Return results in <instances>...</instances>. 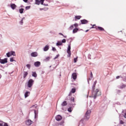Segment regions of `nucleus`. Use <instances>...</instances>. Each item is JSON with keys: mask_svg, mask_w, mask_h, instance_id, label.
<instances>
[{"mask_svg": "<svg viewBox=\"0 0 126 126\" xmlns=\"http://www.w3.org/2000/svg\"><path fill=\"white\" fill-rule=\"evenodd\" d=\"M0 126H3L2 124H0Z\"/></svg>", "mask_w": 126, "mask_h": 126, "instance_id": "50", "label": "nucleus"}, {"mask_svg": "<svg viewBox=\"0 0 126 126\" xmlns=\"http://www.w3.org/2000/svg\"><path fill=\"white\" fill-rule=\"evenodd\" d=\"M32 76L33 77H37V73H36V72H32Z\"/></svg>", "mask_w": 126, "mask_h": 126, "instance_id": "19", "label": "nucleus"}, {"mask_svg": "<svg viewBox=\"0 0 126 126\" xmlns=\"http://www.w3.org/2000/svg\"><path fill=\"white\" fill-rule=\"evenodd\" d=\"M27 67H28V68L30 69V67H31V65L28 64H27Z\"/></svg>", "mask_w": 126, "mask_h": 126, "instance_id": "30", "label": "nucleus"}, {"mask_svg": "<svg viewBox=\"0 0 126 126\" xmlns=\"http://www.w3.org/2000/svg\"><path fill=\"white\" fill-rule=\"evenodd\" d=\"M59 57H60V55L59 54L56 55V56L54 58V60H56V59H58V58H59Z\"/></svg>", "mask_w": 126, "mask_h": 126, "instance_id": "34", "label": "nucleus"}, {"mask_svg": "<svg viewBox=\"0 0 126 126\" xmlns=\"http://www.w3.org/2000/svg\"><path fill=\"white\" fill-rule=\"evenodd\" d=\"M10 6L12 9H13V10L15 9V8H16L17 7L16 5H15V4L14 3L11 4Z\"/></svg>", "mask_w": 126, "mask_h": 126, "instance_id": "13", "label": "nucleus"}, {"mask_svg": "<svg viewBox=\"0 0 126 126\" xmlns=\"http://www.w3.org/2000/svg\"><path fill=\"white\" fill-rule=\"evenodd\" d=\"M73 26H74L75 27H78V24L76 23V24L73 25Z\"/></svg>", "mask_w": 126, "mask_h": 126, "instance_id": "37", "label": "nucleus"}, {"mask_svg": "<svg viewBox=\"0 0 126 126\" xmlns=\"http://www.w3.org/2000/svg\"><path fill=\"white\" fill-rule=\"evenodd\" d=\"M75 21H76V19L79 20L81 18V16H75Z\"/></svg>", "mask_w": 126, "mask_h": 126, "instance_id": "20", "label": "nucleus"}, {"mask_svg": "<svg viewBox=\"0 0 126 126\" xmlns=\"http://www.w3.org/2000/svg\"><path fill=\"white\" fill-rule=\"evenodd\" d=\"M28 75V72H24V78H26V76Z\"/></svg>", "mask_w": 126, "mask_h": 126, "instance_id": "22", "label": "nucleus"}, {"mask_svg": "<svg viewBox=\"0 0 126 126\" xmlns=\"http://www.w3.org/2000/svg\"><path fill=\"white\" fill-rule=\"evenodd\" d=\"M44 1H45V0H35V4H37V5H39L40 3L41 4H42V5L48 6V4H44Z\"/></svg>", "mask_w": 126, "mask_h": 126, "instance_id": "3", "label": "nucleus"}, {"mask_svg": "<svg viewBox=\"0 0 126 126\" xmlns=\"http://www.w3.org/2000/svg\"><path fill=\"white\" fill-rule=\"evenodd\" d=\"M33 107H35V108L37 107V105H32V108H33Z\"/></svg>", "mask_w": 126, "mask_h": 126, "instance_id": "43", "label": "nucleus"}, {"mask_svg": "<svg viewBox=\"0 0 126 126\" xmlns=\"http://www.w3.org/2000/svg\"><path fill=\"white\" fill-rule=\"evenodd\" d=\"M59 35H61L62 36H63V34L62 33H59Z\"/></svg>", "mask_w": 126, "mask_h": 126, "instance_id": "47", "label": "nucleus"}, {"mask_svg": "<svg viewBox=\"0 0 126 126\" xmlns=\"http://www.w3.org/2000/svg\"><path fill=\"white\" fill-rule=\"evenodd\" d=\"M69 28L71 30H72L73 29V25L71 26Z\"/></svg>", "mask_w": 126, "mask_h": 126, "instance_id": "39", "label": "nucleus"}, {"mask_svg": "<svg viewBox=\"0 0 126 126\" xmlns=\"http://www.w3.org/2000/svg\"><path fill=\"white\" fill-rule=\"evenodd\" d=\"M52 51H54V52H56V51H57V49L55 47H52Z\"/></svg>", "mask_w": 126, "mask_h": 126, "instance_id": "35", "label": "nucleus"}, {"mask_svg": "<svg viewBox=\"0 0 126 126\" xmlns=\"http://www.w3.org/2000/svg\"><path fill=\"white\" fill-rule=\"evenodd\" d=\"M120 124L121 125H124V124H125V122H124V121H123V120H121V121H120Z\"/></svg>", "mask_w": 126, "mask_h": 126, "instance_id": "31", "label": "nucleus"}, {"mask_svg": "<svg viewBox=\"0 0 126 126\" xmlns=\"http://www.w3.org/2000/svg\"><path fill=\"white\" fill-rule=\"evenodd\" d=\"M63 45V43L61 41H59L57 43V46H62Z\"/></svg>", "mask_w": 126, "mask_h": 126, "instance_id": "25", "label": "nucleus"}, {"mask_svg": "<svg viewBox=\"0 0 126 126\" xmlns=\"http://www.w3.org/2000/svg\"><path fill=\"white\" fill-rule=\"evenodd\" d=\"M55 119L56 121H58L59 122L60 121H61V120L63 119V117H62V116L58 115L56 116Z\"/></svg>", "mask_w": 126, "mask_h": 126, "instance_id": "7", "label": "nucleus"}, {"mask_svg": "<svg viewBox=\"0 0 126 126\" xmlns=\"http://www.w3.org/2000/svg\"><path fill=\"white\" fill-rule=\"evenodd\" d=\"M89 80H91V79L90 78H89L88 81H89Z\"/></svg>", "mask_w": 126, "mask_h": 126, "instance_id": "51", "label": "nucleus"}, {"mask_svg": "<svg viewBox=\"0 0 126 126\" xmlns=\"http://www.w3.org/2000/svg\"><path fill=\"white\" fill-rule=\"evenodd\" d=\"M81 22L82 24H87L88 23V21L86 19L81 20Z\"/></svg>", "mask_w": 126, "mask_h": 126, "instance_id": "14", "label": "nucleus"}, {"mask_svg": "<svg viewBox=\"0 0 126 126\" xmlns=\"http://www.w3.org/2000/svg\"><path fill=\"white\" fill-rule=\"evenodd\" d=\"M24 11V9L21 8L19 9L20 13H23V11Z\"/></svg>", "mask_w": 126, "mask_h": 126, "instance_id": "26", "label": "nucleus"}, {"mask_svg": "<svg viewBox=\"0 0 126 126\" xmlns=\"http://www.w3.org/2000/svg\"><path fill=\"white\" fill-rule=\"evenodd\" d=\"M34 81L32 79L29 80V81L27 82L28 87L29 88H31V87H32V86H33V85H34Z\"/></svg>", "mask_w": 126, "mask_h": 126, "instance_id": "2", "label": "nucleus"}, {"mask_svg": "<svg viewBox=\"0 0 126 126\" xmlns=\"http://www.w3.org/2000/svg\"><path fill=\"white\" fill-rule=\"evenodd\" d=\"M29 94H30V92H26L25 94V98H27L29 96Z\"/></svg>", "mask_w": 126, "mask_h": 126, "instance_id": "17", "label": "nucleus"}, {"mask_svg": "<svg viewBox=\"0 0 126 126\" xmlns=\"http://www.w3.org/2000/svg\"><path fill=\"white\" fill-rule=\"evenodd\" d=\"M96 30H99V31H104L105 30H104V28L101 27H97Z\"/></svg>", "mask_w": 126, "mask_h": 126, "instance_id": "16", "label": "nucleus"}, {"mask_svg": "<svg viewBox=\"0 0 126 126\" xmlns=\"http://www.w3.org/2000/svg\"><path fill=\"white\" fill-rule=\"evenodd\" d=\"M71 95V93L69 94V96H70Z\"/></svg>", "mask_w": 126, "mask_h": 126, "instance_id": "52", "label": "nucleus"}, {"mask_svg": "<svg viewBox=\"0 0 126 126\" xmlns=\"http://www.w3.org/2000/svg\"><path fill=\"white\" fill-rule=\"evenodd\" d=\"M97 27L96 26V25H94L92 27L90 28V29H93V28H94L95 29H96V30H97Z\"/></svg>", "mask_w": 126, "mask_h": 126, "instance_id": "23", "label": "nucleus"}, {"mask_svg": "<svg viewBox=\"0 0 126 126\" xmlns=\"http://www.w3.org/2000/svg\"><path fill=\"white\" fill-rule=\"evenodd\" d=\"M13 61H14V60H13V58H10V62H13Z\"/></svg>", "mask_w": 126, "mask_h": 126, "instance_id": "42", "label": "nucleus"}, {"mask_svg": "<svg viewBox=\"0 0 126 126\" xmlns=\"http://www.w3.org/2000/svg\"><path fill=\"white\" fill-rule=\"evenodd\" d=\"M72 111V110L71 109V107H69L68 109V112H69L70 113H71Z\"/></svg>", "mask_w": 126, "mask_h": 126, "instance_id": "28", "label": "nucleus"}, {"mask_svg": "<svg viewBox=\"0 0 126 126\" xmlns=\"http://www.w3.org/2000/svg\"><path fill=\"white\" fill-rule=\"evenodd\" d=\"M34 64L36 67H38L41 65V63L40 62L37 61V62L34 63Z\"/></svg>", "mask_w": 126, "mask_h": 126, "instance_id": "12", "label": "nucleus"}, {"mask_svg": "<svg viewBox=\"0 0 126 126\" xmlns=\"http://www.w3.org/2000/svg\"><path fill=\"white\" fill-rule=\"evenodd\" d=\"M60 76H62V74H60Z\"/></svg>", "mask_w": 126, "mask_h": 126, "instance_id": "53", "label": "nucleus"}, {"mask_svg": "<svg viewBox=\"0 0 126 126\" xmlns=\"http://www.w3.org/2000/svg\"><path fill=\"white\" fill-rule=\"evenodd\" d=\"M96 83H97V81L94 82V85L93 86V98L96 99L97 96H100L101 95V92L98 89L95 90V87H96Z\"/></svg>", "mask_w": 126, "mask_h": 126, "instance_id": "1", "label": "nucleus"}, {"mask_svg": "<svg viewBox=\"0 0 126 126\" xmlns=\"http://www.w3.org/2000/svg\"><path fill=\"white\" fill-rule=\"evenodd\" d=\"M66 42V40H65V39H63L62 40V43H65Z\"/></svg>", "mask_w": 126, "mask_h": 126, "instance_id": "33", "label": "nucleus"}, {"mask_svg": "<svg viewBox=\"0 0 126 126\" xmlns=\"http://www.w3.org/2000/svg\"><path fill=\"white\" fill-rule=\"evenodd\" d=\"M61 105L63 107H64V106H66V105H67V103L66 102V101H64Z\"/></svg>", "mask_w": 126, "mask_h": 126, "instance_id": "18", "label": "nucleus"}, {"mask_svg": "<svg viewBox=\"0 0 126 126\" xmlns=\"http://www.w3.org/2000/svg\"><path fill=\"white\" fill-rule=\"evenodd\" d=\"M30 9V6H26V9Z\"/></svg>", "mask_w": 126, "mask_h": 126, "instance_id": "40", "label": "nucleus"}, {"mask_svg": "<svg viewBox=\"0 0 126 126\" xmlns=\"http://www.w3.org/2000/svg\"><path fill=\"white\" fill-rule=\"evenodd\" d=\"M49 48L50 46H49V45H46L43 48V51L44 52H47V51H48V50H49Z\"/></svg>", "mask_w": 126, "mask_h": 126, "instance_id": "15", "label": "nucleus"}, {"mask_svg": "<svg viewBox=\"0 0 126 126\" xmlns=\"http://www.w3.org/2000/svg\"><path fill=\"white\" fill-rule=\"evenodd\" d=\"M88 31H89V30H86V31H85V32H88Z\"/></svg>", "mask_w": 126, "mask_h": 126, "instance_id": "49", "label": "nucleus"}, {"mask_svg": "<svg viewBox=\"0 0 126 126\" xmlns=\"http://www.w3.org/2000/svg\"><path fill=\"white\" fill-rule=\"evenodd\" d=\"M77 61V58L74 59V63H76Z\"/></svg>", "mask_w": 126, "mask_h": 126, "instance_id": "41", "label": "nucleus"}, {"mask_svg": "<svg viewBox=\"0 0 126 126\" xmlns=\"http://www.w3.org/2000/svg\"><path fill=\"white\" fill-rule=\"evenodd\" d=\"M34 114H35V118L37 117H38V113H37V111L36 110H34Z\"/></svg>", "mask_w": 126, "mask_h": 126, "instance_id": "27", "label": "nucleus"}, {"mask_svg": "<svg viewBox=\"0 0 126 126\" xmlns=\"http://www.w3.org/2000/svg\"><path fill=\"white\" fill-rule=\"evenodd\" d=\"M91 114V110H88L86 112L85 115V119L87 121H88L90 119V114Z\"/></svg>", "mask_w": 126, "mask_h": 126, "instance_id": "4", "label": "nucleus"}, {"mask_svg": "<svg viewBox=\"0 0 126 126\" xmlns=\"http://www.w3.org/2000/svg\"><path fill=\"white\" fill-rule=\"evenodd\" d=\"M3 126H8V125H7V124H6V123H5V124L3 125Z\"/></svg>", "mask_w": 126, "mask_h": 126, "instance_id": "44", "label": "nucleus"}, {"mask_svg": "<svg viewBox=\"0 0 126 126\" xmlns=\"http://www.w3.org/2000/svg\"><path fill=\"white\" fill-rule=\"evenodd\" d=\"M124 118H125V119H126V115H124Z\"/></svg>", "mask_w": 126, "mask_h": 126, "instance_id": "48", "label": "nucleus"}, {"mask_svg": "<svg viewBox=\"0 0 126 126\" xmlns=\"http://www.w3.org/2000/svg\"><path fill=\"white\" fill-rule=\"evenodd\" d=\"M31 56L32 57L35 58V57H37L38 56V53L37 52H32L31 53Z\"/></svg>", "mask_w": 126, "mask_h": 126, "instance_id": "11", "label": "nucleus"}, {"mask_svg": "<svg viewBox=\"0 0 126 126\" xmlns=\"http://www.w3.org/2000/svg\"><path fill=\"white\" fill-rule=\"evenodd\" d=\"M6 56L8 58H9V57H11V56H16L15 52L14 51L9 52L7 53H6Z\"/></svg>", "mask_w": 126, "mask_h": 126, "instance_id": "5", "label": "nucleus"}, {"mask_svg": "<svg viewBox=\"0 0 126 126\" xmlns=\"http://www.w3.org/2000/svg\"><path fill=\"white\" fill-rule=\"evenodd\" d=\"M26 124L27 126H31V125H32V121L31 120H28L26 121Z\"/></svg>", "mask_w": 126, "mask_h": 126, "instance_id": "10", "label": "nucleus"}, {"mask_svg": "<svg viewBox=\"0 0 126 126\" xmlns=\"http://www.w3.org/2000/svg\"><path fill=\"white\" fill-rule=\"evenodd\" d=\"M72 77L73 78V79H74V80H76V78H77V74H76V73H72Z\"/></svg>", "mask_w": 126, "mask_h": 126, "instance_id": "9", "label": "nucleus"}, {"mask_svg": "<svg viewBox=\"0 0 126 126\" xmlns=\"http://www.w3.org/2000/svg\"><path fill=\"white\" fill-rule=\"evenodd\" d=\"M7 63V58L4 59H0V63L2 64L6 63Z\"/></svg>", "mask_w": 126, "mask_h": 126, "instance_id": "6", "label": "nucleus"}, {"mask_svg": "<svg viewBox=\"0 0 126 126\" xmlns=\"http://www.w3.org/2000/svg\"><path fill=\"white\" fill-rule=\"evenodd\" d=\"M75 91H76L75 88H73L71 89V93H75Z\"/></svg>", "mask_w": 126, "mask_h": 126, "instance_id": "24", "label": "nucleus"}, {"mask_svg": "<svg viewBox=\"0 0 126 126\" xmlns=\"http://www.w3.org/2000/svg\"><path fill=\"white\" fill-rule=\"evenodd\" d=\"M50 60V57H47L45 59V61H49Z\"/></svg>", "mask_w": 126, "mask_h": 126, "instance_id": "36", "label": "nucleus"}, {"mask_svg": "<svg viewBox=\"0 0 126 126\" xmlns=\"http://www.w3.org/2000/svg\"><path fill=\"white\" fill-rule=\"evenodd\" d=\"M119 78H120V76H117L116 77V79H119Z\"/></svg>", "mask_w": 126, "mask_h": 126, "instance_id": "45", "label": "nucleus"}, {"mask_svg": "<svg viewBox=\"0 0 126 126\" xmlns=\"http://www.w3.org/2000/svg\"><path fill=\"white\" fill-rule=\"evenodd\" d=\"M71 101H72V102H73V103H74V102H75V100H74V97H71Z\"/></svg>", "mask_w": 126, "mask_h": 126, "instance_id": "29", "label": "nucleus"}, {"mask_svg": "<svg viewBox=\"0 0 126 126\" xmlns=\"http://www.w3.org/2000/svg\"><path fill=\"white\" fill-rule=\"evenodd\" d=\"M90 76L91 78H93V74L92 73V71L91 72Z\"/></svg>", "mask_w": 126, "mask_h": 126, "instance_id": "32", "label": "nucleus"}, {"mask_svg": "<svg viewBox=\"0 0 126 126\" xmlns=\"http://www.w3.org/2000/svg\"><path fill=\"white\" fill-rule=\"evenodd\" d=\"M23 1H24L25 2H27V1H28V0H23Z\"/></svg>", "mask_w": 126, "mask_h": 126, "instance_id": "46", "label": "nucleus"}, {"mask_svg": "<svg viewBox=\"0 0 126 126\" xmlns=\"http://www.w3.org/2000/svg\"><path fill=\"white\" fill-rule=\"evenodd\" d=\"M78 28H75L73 30V34L76 33L78 31Z\"/></svg>", "mask_w": 126, "mask_h": 126, "instance_id": "21", "label": "nucleus"}, {"mask_svg": "<svg viewBox=\"0 0 126 126\" xmlns=\"http://www.w3.org/2000/svg\"><path fill=\"white\" fill-rule=\"evenodd\" d=\"M71 49L70 47V44L68 45L67 53L68 54L69 57H70V55H71V52H70V49Z\"/></svg>", "mask_w": 126, "mask_h": 126, "instance_id": "8", "label": "nucleus"}, {"mask_svg": "<svg viewBox=\"0 0 126 126\" xmlns=\"http://www.w3.org/2000/svg\"><path fill=\"white\" fill-rule=\"evenodd\" d=\"M23 19H24V18H23L21 20V22H20V23H21V24H22V25L23 24Z\"/></svg>", "mask_w": 126, "mask_h": 126, "instance_id": "38", "label": "nucleus"}]
</instances>
